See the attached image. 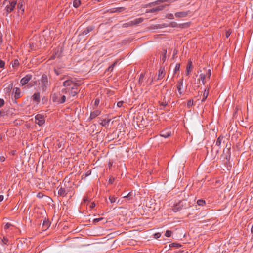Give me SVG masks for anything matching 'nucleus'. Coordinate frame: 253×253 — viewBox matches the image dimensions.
Returning a JSON list of instances; mask_svg holds the SVG:
<instances>
[{
    "mask_svg": "<svg viewBox=\"0 0 253 253\" xmlns=\"http://www.w3.org/2000/svg\"><path fill=\"white\" fill-rule=\"evenodd\" d=\"M101 113V111L99 110H96L91 112L89 117V119L92 120L97 116H99Z\"/></svg>",
    "mask_w": 253,
    "mask_h": 253,
    "instance_id": "obj_15",
    "label": "nucleus"
},
{
    "mask_svg": "<svg viewBox=\"0 0 253 253\" xmlns=\"http://www.w3.org/2000/svg\"><path fill=\"white\" fill-rule=\"evenodd\" d=\"M224 139H225V138H224V136H220L217 139L216 143H215V146L218 147V149L216 150V153H218L219 149L221 148V144L223 140Z\"/></svg>",
    "mask_w": 253,
    "mask_h": 253,
    "instance_id": "obj_10",
    "label": "nucleus"
},
{
    "mask_svg": "<svg viewBox=\"0 0 253 253\" xmlns=\"http://www.w3.org/2000/svg\"><path fill=\"white\" fill-rule=\"evenodd\" d=\"M18 14L19 16L22 15L24 12V8L22 3H18L17 5Z\"/></svg>",
    "mask_w": 253,
    "mask_h": 253,
    "instance_id": "obj_20",
    "label": "nucleus"
},
{
    "mask_svg": "<svg viewBox=\"0 0 253 253\" xmlns=\"http://www.w3.org/2000/svg\"><path fill=\"white\" fill-rule=\"evenodd\" d=\"M223 154L225 155V159L226 160V163L229 162L230 159V147H228L227 144L226 145V149L223 150Z\"/></svg>",
    "mask_w": 253,
    "mask_h": 253,
    "instance_id": "obj_5",
    "label": "nucleus"
},
{
    "mask_svg": "<svg viewBox=\"0 0 253 253\" xmlns=\"http://www.w3.org/2000/svg\"><path fill=\"white\" fill-rule=\"evenodd\" d=\"M58 194L60 196H66L67 195V193H66L65 188L62 187H60L58 191Z\"/></svg>",
    "mask_w": 253,
    "mask_h": 253,
    "instance_id": "obj_22",
    "label": "nucleus"
},
{
    "mask_svg": "<svg viewBox=\"0 0 253 253\" xmlns=\"http://www.w3.org/2000/svg\"><path fill=\"white\" fill-rule=\"evenodd\" d=\"M209 93V88H206L204 90V93H203V97L202 99L201 100V101L204 102L206 99H207Z\"/></svg>",
    "mask_w": 253,
    "mask_h": 253,
    "instance_id": "obj_24",
    "label": "nucleus"
},
{
    "mask_svg": "<svg viewBox=\"0 0 253 253\" xmlns=\"http://www.w3.org/2000/svg\"><path fill=\"white\" fill-rule=\"evenodd\" d=\"M154 236L155 238L158 239L161 236V234L159 233H157L155 234Z\"/></svg>",
    "mask_w": 253,
    "mask_h": 253,
    "instance_id": "obj_58",
    "label": "nucleus"
},
{
    "mask_svg": "<svg viewBox=\"0 0 253 253\" xmlns=\"http://www.w3.org/2000/svg\"><path fill=\"white\" fill-rule=\"evenodd\" d=\"M103 219V218H96L93 220L94 222H98Z\"/></svg>",
    "mask_w": 253,
    "mask_h": 253,
    "instance_id": "obj_57",
    "label": "nucleus"
},
{
    "mask_svg": "<svg viewBox=\"0 0 253 253\" xmlns=\"http://www.w3.org/2000/svg\"><path fill=\"white\" fill-rule=\"evenodd\" d=\"M35 123L38 124L39 126H41L43 125L45 123V119L44 116L42 114H37L35 117Z\"/></svg>",
    "mask_w": 253,
    "mask_h": 253,
    "instance_id": "obj_4",
    "label": "nucleus"
},
{
    "mask_svg": "<svg viewBox=\"0 0 253 253\" xmlns=\"http://www.w3.org/2000/svg\"><path fill=\"white\" fill-rule=\"evenodd\" d=\"M181 209V208L180 207V206L179 205H176L174 206L172 210L174 212H176L179 211Z\"/></svg>",
    "mask_w": 253,
    "mask_h": 253,
    "instance_id": "obj_29",
    "label": "nucleus"
},
{
    "mask_svg": "<svg viewBox=\"0 0 253 253\" xmlns=\"http://www.w3.org/2000/svg\"><path fill=\"white\" fill-rule=\"evenodd\" d=\"M12 84H9L7 87H6L5 90H6V92H10V91L11 90V89L12 88Z\"/></svg>",
    "mask_w": 253,
    "mask_h": 253,
    "instance_id": "obj_40",
    "label": "nucleus"
},
{
    "mask_svg": "<svg viewBox=\"0 0 253 253\" xmlns=\"http://www.w3.org/2000/svg\"><path fill=\"white\" fill-rule=\"evenodd\" d=\"M8 240L7 238L3 237V238L2 239V244H7L8 243Z\"/></svg>",
    "mask_w": 253,
    "mask_h": 253,
    "instance_id": "obj_42",
    "label": "nucleus"
},
{
    "mask_svg": "<svg viewBox=\"0 0 253 253\" xmlns=\"http://www.w3.org/2000/svg\"><path fill=\"white\" fill-rule=\"evenodd\" d=\"M111 121V119H103L101 120V122L100 123V124L103 126H105L109 123L110 121Z\"/></svg>",
    "mask_w": 253,
    "mask_h": 253,
    "instance_id": "obj_25",
    "label": "nucleus"
},
{
    "mask_svg": "<svg viewBox=\"0 0 253 253\" xmlns=\"http://www.w3.org/2000/svg\"><path fill=\"white\" fill-rule=\"evenodd\" d=\"M83 200L84 203L88 202L89 201L88 198L86 197L84 198Z\"/></svg>",
    "mask_w": 253,
    "mask_h": 253,
    "instance_id": "obj_59",
    "label": "nucleus"
},
{
    "mask_svg": "<svg viewBox=\"0 0 253 253\" xmlns=\"http://www.w3.org/2000/svg\"><path fill=\"white\" fill-rule=\"evenodd\" d=\"M200 80L202 81L203 84H204L205 83V80L206 78V75L204 74H201L200 75Z\"/></svg>",
    "mask_w": 253,
    "mask_h": 253,
    "instance_id": "obj_30",
    "label": "nucleus"
},
{
    "mask_svg": "<svg viewBox=\"0 0 253 253\" xmlns=\"http://www.w3.org/2000/svg\"><path fill=\"white\" fill-rule=\"evenodd\" d=\"M73 84H75L72 81L70 80H66L63 83L64 86L66 87V88H67V92L70 90V88H68V87L71 86V87L72 86H73Z\"/></svg>",
    "mask_w": 253,
    "mask_h": 253,
    "instance_id": "obj_13",
    "label": "nucleus"
},
{
    "mask_svg": "<svg viewBox=\"0 0 253 253\" xmlns=\"http://www.w3.org/2000/svg\"><path fill=\"white\" fill-rule=\"evenodd\" d=\"M144 77V74L143 73L141 74L140 75V77H139V83L141 85L142 84Z\"/></svg>",
    "mask_w": 253,
    "mask_h": 253,
    "instance_id": "obj_35",
    "label": "nucleus"
},
{
    "mask_svg": "<svg viewBox=\"0 0 253 253\" xmlns=\"http://www.w3.org/2000/svg\"><path fill=\"white\" fill-rule=\"evenodd\" d=\"M118 61H115L113 64L110 66L108 69L109 71H112L115 66L117 64Z\"/></svg>",
    "mask_w": 253,
    "mask_h": 253,
    "instance_id": "obj_34",
    "label": "nucleus"
},
{
    "mask_svg": "<svg viewBox=\"0 0 253 253\" xmlns=\"http://www.w3.org/2000/svg\"><path fill=\"white\" fill-rule=\"evenodd\" d=\"M165 70L164 68H161L159 70V73H158V79H162L165 75Z\"/></svg>",
    "mask_w": 253,
    "mask_h": 253,
    "instance_id": "obj_23",
    "label": "nucleus"
},
{
    "mask_svg": "<svg viewBox=\"0 0 253 253\" xmlns=\"http://www.w3.org/2000/svg\"><path fill=\"white\" fill-rule=\"evenodd\" d=\"M188 12L187 11H182L176 12L175 14V16L177 18H183L185 17L188 15Z\"/></svg>",
    "mask_w": 253,
    "mask_h": 253,
    "instance_id": "obj_18",
    "label": "nucleus"
},
{
    "mask_svg": "<svg viewBox=\"0 0 253 253\" xmlns=\"http://www.w3.org/2000/svg\"><path fill=\"white\" fill-rule=\"evenodd\" d=\"M143 19L142 18H139L135 19L134 20L127 22V23L124 24V25L127 26H131L133 25H137L139 23L142 22Z\"/></svg>",
    "mask_w": 253,
    "mask_h": 253,
    "instance_id": "obj_6",
    "label": "nucleus"
},
{
    "mask_svg": "<svg viewBox=\"0 0 253 253\" xmlns=\"http://www.w3.org/2000/svg\"><path fill=\"white\" fill-rule=\"evenodd\" d=\"M170 246L174 247L176 248H180V247H181V245L180 244H178V243H173L171 244Z\"/></svg>",
    "mask_w": 253,
    "mask_h": 253,
    "instance_id": "obj_36",
    "label": "nucleus"
},
{
    "mask_svg": "<svg viewBox=\"0 0 253 253\" xmlns=\"http://www.w3.org/2000/svg\"><path fill=\"white\" fill-rule=\"evenodd\" d=\"M171 234H172V232L171 231L167 230L165 233V236L167 237H169L171 235Z\"/></svg>",
    "mask_w": 253,
    "mask_h": 253,
    "instance_id": "obj_38",
    "label": "nucleus"
},
{
    "mask_svg": "<svg viewBox=\"0 0 253 253\" xmlns=\"http://www.w3.org/2000/svg\"><path fill=\"white\" fill-rule=\"evenodd\" d=\"M99 102H100V100L98 98H96L95 100V101H94V105L95 106H97L99 104Z\"/></svg>",
    "mask_w": 253,
    "mask_h": 253,
    "instance_id": "obj_47",
    "label": "nucleus"
},
{
    "mask_svg": "<svg viewBox=\"0 0 253 253\" xmlns=\"http://www.w3.org/2000/svg\"><path fill=\"white\" fill-rule=\"evenodd\" d=\"M118 61H115L113 64L110 66L108 69L109 71H112L115 66L117 64Z\"/></svg>",
    "mask_w": 253,
    "mask_h": 253,
    "instance_id": "obj_32",
    "label": "nucleus"
},
{
    "mask_svg": "<svg viewBox=\"0 0 253 253\" xmlns=\"http://www.w3.org/2000/svg\"><path fill=\"white\" fill-rule=\"evenodd\" d=\"M168 26V25L167 24L164 23V24L160 25L159 26V28H161L163 27H167Z\"/></svg>",
    "mask_w": 253,
    "mask_h": 253,
    "instance_id": "obj_56",
    "label": "nucleus"
},
{
    "mask_svg": "<svg viewBox=\"0 0 253 253\" xmlns=\"http://www.w3.org/2000/svg\"><path fill=\"white\" fill-rule=\"evenodd\" d=\"M5 66V62L2 60H0V68H4Z\"/></svg>",
    "mask_w": 253,
    "mask_h": 253,
    "instance_id": "obj_41",
    "label": "nucleus"
},
{
    "mask_svg": "<svg viewBox=\"0 0 253 253\" xmlns=\"http://www.w3.org/2000/svg\"><path fill=\"white\" fill-rule=\"evenodd\" d=\"M94 28L95 27L94 26L87 27L84 31L82 32L81 35L83 36L86 35L91 31H93Z\"/></svg>",
    "mask_w": 253,
    "mask_h": 253,
    "instance_id": "obj_16",
    "label": "nucleus"
},
{
    "mask_svg": "<svg viewBox=\"0 0 253 253\" xmlns=\"http://www.w3.org/2000/svg\"><path fill=\"white\" fill-rule=\"evenodd\" d=\"M70 90V93L71 94V96H74L76 94H78L79 91L77 89V84H73V86L71 87Z\"/></svg>",
    "mask_w": 253,
    "mask_h": 253,
    "instance_id": "obj_14",
    "label": "nucleus"
},
{
    "mask_svg": "<svg viewBox=\"0 0 253 253\" xmlns=\"http://www.w3.org/2000/svg\"><path fill=\"white\" fill-rule=\"evenodd\" d=\"M3 200V196L0 195V202H1Z\"/></svg>",
    "mask_w": 253,
    "mask_h": 253,
    "instance_id": "obj_64",
    "label": "nucleus"
},
{
    "mask_svg": "<svg viewBox=\"0 0 253 253\" xmlns=\"http://www.w3.org/2000/svg\"><path fill=\"white\" fill-rule=\"evenodd\" d=\"M67 93V88L62 89L57 92H54L51 94V99L53 102L57 104H62L66 101L65 94Z\"/></svg>",
    "mask_w": 253,
    "mask_h": 253,
    "instance_id": "obj_1",
    "label": "nucleus"
},
{
    "mask_svg": "<svg viewBox=\"0 0 253 253\" xmlns=\"http://www.w3.org/2000/svg\"><path fill=\"white\" fill-rule=\"evenodd\" d=\"M81 4L80 0H74L73 1V6L78 8Z\"/></svg>",
    "mask_w": 253,
    "mask_h": 253,
    "instance_id": "obj_26",
    "label": "nucleus"
},
{
    "mask_svg": "<svg viewBox=\"0 0 253 253\" xmlns=\"http://www.w3.org/2000/svg\"><path fill=\"white\" fill-rule=\"evenodd\" d=\"M12 226L11 224L10 223H7L5 225H4V229H9L11 226Z\"/></svg>",
    "mask_w": 253,
    "mask_h": 253,
    "instance_id": "obj_45",
    "label": "nucleus"
},
{
    "mask_svg": "<svg viewBox=\"0 0 253 253\" xmlns=\"http://www.w3.org/2000/svg\"><path fill=\"white\" fill-rule=\"evenodd\" d=\"M118 61H115L113 64L110 66L108 69L109 71H112L115 66L117 64Z\"/></svg>",
    "mask_w": 253,
    "mask_h": 253,
    "instance_id": "obj_33",
    "label": "nucleus"
},
{
    "mask_svg": "<svg viewBox=\"0 0 253 253\" xmlns=\"http://www.w3.org/2000/svg\"><path fill=\"white\" fill-rule=\"evenodd\" d=\"M32 99L33 101L36 103L37 104H38L40 101V93L39 92L35 93L32 96Z\"/></svg>",
    "mask_w": 253,
    "mask_h": 253,
    "instance_id": "obj_12",
    "label": "nucleus"
},
{
    "mask_svg": "<svg viewBox=\"0 0 253 253\" xmlns=\"http://www.w3.org/2000/svg\"><path fill=\"white\" fill-rule=\"evenodd\" d=\"M71 189H72L71 187L65 188L66 193L67 194L68 192H69L71 191Z\"/></svg>",
    "mask_w": 253,
    "mask_h": 253,
    "instance_id": "obj_52",
    "label": "nucleus"
},
{
    "mask_svg": "<svg viewBox=\"0 0 253 253\" xmlns=\"http://www.w3.org/2000/svg\"><path fill=\"white\" fill-rule=\"evenodd\" d=\"M197 204L199 206H203L205 205L206 202L205 200H203L202 199H199L197 200Z\"/></svg>",
    "mask_w": 253,
    "mask_h": 253,
    "instance_id": "obj_28",
    "label": "nucleus"
},
{
    "mask_svg": "<svg viewBox=\"0 0 253 253\" xmlns=\"http://www.w3.org/2000/svg\"><path fill=\"white\" fill-rule=\"evenodd\" d=\"M180 69V64H177L175 67L174 72L175 73L176 71H179Z\"/></svg>",
    "mask_w": 253,
    "mask_h": 253,
    "instance_id": "obj_49",
    "label": "nucleus"
},
{
    "mask_svg": "<svg viewBox=\"0 0 253 253\" xmlns=\"http://www.w3.org/2000/svg\"><path fill=\"white\" fill-rule=\"evenodd\" d=\"M166 17L169 19H174V16L172 14H168L167 15H166Z\"/></svg>",
    "mask_w": 253,
    "mask_h": 253,
    "instance_id": "obj_39",
    "label": "nucleus"
},
{
    "mask_svg": "<svg viewBox=\"0 0 253 253\" xmlns=\"http://www.w3.org/2000/svg\"><path fill=\"white\" fill-rule=\"evenodd\" d=\"M5 4H6L5 10L7 13L12 12L17 4V0H6Z\"/></svg>",
    "mask_w": 253,
    "mask_h": 253,
    "instance_id": "obj_3",
    "label": "nucleus"
},
{
    "mask_svg": "<svg viewBox=\"0 0 253 253\" xmlns=\"http://www.w3.org/2000/svg\"><path fill=\"white\" fill-rule=\"evenodd\" d=\"M109 199L111 203H114L116 200V198L113 196H110L109 198Z\"/></svg>",
    "mask_w": 253,
    "mask_h": 253,
    "instance_id": "obj_37",
    "label": "nucleus"
},
{
    "mask_svg": "<svg viewBox=\"0 0 253 253\" xmlns=\"http://www.w3.org/2000/svg\"><path fill=\"white\" fill-rule=\"evenodd\" d=\"M19 61L17 59H15L11 62V65L13 68H15L18 67L19 65Z\"/></svg>",
    "mask_w": 253,
    "mask_h": 253,
    "instance_id": "obj_27",
    "label": "nucleus"
},
{
    "mask_svg": "<svg viewBox=\"0 0 253 253\" xmlns=\"http://www.w3.org/2000/svg\"><path fill=\"white\" fill-rule=\"evenodd\" d=\"M183 86V79H180L177 82V89L179 94L181 95L183 94L182 88Z\"/></svg>",
    "mask_w": 253,
    "mask_h": 253,
    "instance_id": "obj_8",
    "label": "nucleus"
},
{
    "mask_svg": "<svg viewBox=\"0 0 253 253\" xmlns=\"http://www.w3.org/2000/svg\"><path fill=\"white\" fill-rule=\"evenodd\" d=\"M4 104V101L3 99H0V107Z\"/></svg>",
    "mask_w": 253,
    "mask_h": 253,
    "instance_id": "obj_53",
    "label": "nucleus"
},
{
    "mask_svg": "<svg viewBox=\"0 0 253 253\" xmlns=\"http://www.w3.org/2000/svg\"><path fill=\"white\" fill-rule=\"evenodd\" d=\"M177 25V24L175 22H171L169 25V26L172 27H175Z\"/></svg>",
    "mask_w": 253,
    "mask_h": 253,
    "instance_id": "obj_43",
    "label": "nucleus"
},
{
    "mask_svg": "<svg viewBox=\"0 0 253 253\" xmlns=\"http://www.w3.org/2000/svg\"><path fill=\"white\" fill-rule=\"evenodd\" d=\"M165 7V5H159L156 7L152 8L150 9L147 10L146 13H154L159 11L162 10Z\"/></svg>",
    "mask_w": 253,
    "mask_h": 253,
    "instance_id": "obj_9",
    "label": "nucleus"
},
{
    "mask_svg": "<svg viewBox=\"0 0 253 253\" xmlns=\"http://www.w3.org/2000/svg\"><path fill=\"white\" fill-rule=\"evenodd\" d=\"M194 105V101L192 99H190L187 102V107L190 108Z\"/></svg>",
    "mask_w": 253,
    "mask_h": 253,
    "instance_id": "obj_31",
    "label": "nucleus"
},
{
    "mask_svg": "<svg viewBox=\"0 0 253 253\" xmlns=\"http://www.w3.org/2000/svg\"><path fill=\"white\" fill-rule=\"evenodd\" d=\"M0 160L1 162H3L5 160V158L4 157H0Z\"/></svg>",
    "mask_w": 253,
    "mask_h": 253,
    "instance_id": "obj_62",
    "label": "nucleus"
},
{
    "mask_svg": "<svg viewBox=\"0 0 253 253\" xmlns=\"http://www.w3.org/2000/svg\"><path fill=\"white\" fill-rule=\"evenodd\" d=\"M207 76H208V77L209 78H210V76H211V70L210 69H209V70H208V72H207Z\"/></svg>",
    "mask_w": 253,
    "mask_h": 253,
    "instance_id": "obj_54",
    "label": "nucleus"
},
{
    "mask_svg": "<svg viewBox=\"0 0 253 253\" xmlns=\"http://www.w3.org/2000/svg\"><path fill=\"white\" fill-rule=\"evenodd\" d=\"M4 112L0 111V117L4 116Z\"/></svg>",
    "mask_w": 253,
    "mask_h": 253,
    "instance_id": "obj_63",
    "label": "nucleus"
},
{
    "mask_svg": "<svg viewBox=\"0 0 253 253\" xmlns=\"http://www.w3.org/2000/svg\"><path fill=\"white\" fill-rule=\"evenodd\" d=\"M13 92H14V98L17 99L20 97L21 91L20 89L18 87H15L13 89Z\"/></svg>",
    "mask_w": 253,
    "mask_h": 253,
    "instance_id": "obj_19",
    "label": "nucleus"
},
{
    "mask_svg": "<svg viewBox=\"0 0 253 253\" xmlns=\"http://www.w3.org/2000/svg\"><path fill=\"white\" fill-rule=\"evenodd\" d=\"M135 196V194L132 192H130L128 194L123 196L126 201L132 200Z\"/></svg>",
    "mask_w": 253,
    "mask_h": 253,
    "instance_id": "obj_21",
    "label": "nucleus"
},
{
    "mask_svg": "<svg viewBox=\"0 0 253 253\" xmlns=\"http://www.w3.org/2000/svg\"><path fill=\"white\" fill-rule=\"evenodd\" d=\"M168 105V103L166 102H163L161 103V105L163 106H166Z\"/></svg>",
    "mask_w": 253,
    "mask_h": 253,
    "instance_id": "obj_61",
    "label": "nucleus"
},
{
    "mask_svg": "<svg viewBox=\"0 0 253 253\" xmlns=\"http://www.w3.org/2000/svg\"><path fill=\"white\" fill-rule=\"evenodd\" d=\"M124 10H125L124 8H123V7H120V8H118L115 11V12H121L123 11Z\"/></svg>",
    "mask_w": 253,
    "mask_h": 253,
    "instance_id": "obj_46",
    "label": "nucleus"
},
{
    "mask_svg": "<svg viewBox=\"0 0 253 253\" xmlns=\"http://www.w3.org/2000/svg\"><path fill=\"white\" fill-rule=\"evenodd\" d=\"M54 71L57 75H59L60 74H61V72L59 69H57L56 68H54Z\"/></svg>",
    "mask_w": 253,
    "mask_h": 253,
    "instance_id": "obj_44",
    "label": "nucleus"
},
{
    "mask_svg": "<svg viewBox=\"0 0 253 253\" xmlns=\"http://www.w3.org/2000/svg\"><path fill=\"white\" fill-rule=\"evenodd\" d=\"M32 76L31 74H27L22 78L20 81V84L23 86L26 84L31 80Z\"/></svg>",
    "mask_w": 253,
    "mask_h": 253,
    "instance_id": "obj_7",
    "label": "nucleus"
},
{
    "mask_svg": "<svg viewBox=\"0 0 253 253\" xmlns=\"http://www.w3.org/2000/svg\"><path fill=\"white\" fill-rule=\"evenodd\" d=\"M50 85V82L48 81L47 76L43 74L39 82V89L42 92H45Z\"/></svg>",
    "mask_w": 253,
    "mask_h": 253,
    "instance_id": "obj_2",
    "label": "nucleus"
},
{
    "mask_svg": "<svg viewBox=\"0 0 253 253\" xmlns=\"http://www.w3.org/2000/svg\"><path fill=\"white\" fill-rule=\"evenodd\" d=\"M124 103V102L121 101H119L117 103V107L120 108L121 107L123 106V104Z\"/></svg>",
    "mask_w": 253,
    "mask_h": 253,
    "instance_id": "obj_48",
    "label": "nucleus"
},
{
    "mask_svg": "<svg viewBox=\"0 0 253 253\" xmlns=\"http://www.w3.org/2000/svg\"><path fill=\"white\" fill-rule=\"evenodd\" d=\"M171 135V132L169 129H167L160 132V135L165 138L169 137Z\"/></svg>",
    "mask_w": 253,
    "mask_h": 253,
    "instance_id": "obj_11",
    "label": "nucleus"
},
{
    "mask_svg": "<svg viewBox=\"0 0 253 253\" xmlns=\"http://www.w3.org/2000/svg\"><path fill=\"white\" fill-rule=\"evenodd\" d=\"M114 181V178H110L109 180V182L110 184H112L113 183Z\"/></svg>",
    "mask_w": 253,
    "mask_h": 253,
    "instance_id": "obj_60",
    "label": "nucleus"
},
{
    "mask_svg": "<svg viewBox=\"0 0 253 253\" xmlns=\"http://www.w3.org/2000/svg\"><path fill=\"white\" fill-rule=\"evenodd\" d=\"M163 54H164V55H163V58H162V60L165 61V59H166V53H167V51L166 50H163Z\"/></svg>",
    "mask_w": 253,
    "mask_h": 253,
    "instance_id": "obj_50",
    "label": "nucleus"
},
{
    "mask_svg": "<svg viewBox=\"0 0 253 253\" xmlns=\"http://www.w3.org/2000/svg\"><path fill=\"white\" fill-rule=\"evenodd\" d=\"M192 69V62L190 60H189L188 61V64L186 67V75H189L190 73L191 72Z\"/></svg>",
    "mask_w": 253,
    "mask_h": 253,
    "instance_id": "obj_17",
    "label": "nucleus"
},
{
    "mask_svg": "<svg viewBox=\"0 0 253 253\" xmlns=\"http://www.w3.org/2000/svg\"><path fill=\"white\" fill-rule=\"evenodd\" d=\"M43 226H45V228H48L49 226V223L48 222L44 221L43 223Z\"/></svg>",
    "mask_w": 253,
    "mask_h": 253,
    "instance_id": "obj_51",
    "label": "nucleus"
},
{
    "mask_svg": "<svg viewBox=\"0 0 253 253\" xmlns=\"http://www.w3.org/2000/svg\"><path fill=\"white\" fill-rule=\"evenodd\" d=\"M95 206V204L94 202L90 203L89 207L91 209L93 208Z\"/></svg>",
    "mask_w": 253,
    "mask_h": 253,
    "instance_id": "obj_55",
    "label": "nucleus"
}]
</instances>
